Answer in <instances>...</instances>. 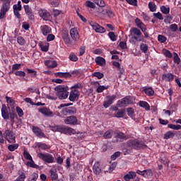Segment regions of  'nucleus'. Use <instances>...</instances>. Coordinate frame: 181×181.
<instances>
[{
	"instance_id": "f257e3e1",
	"label": "nucleus",
	"mask_w": 181,
	"mask_h": 181,
	"mask_svg": "<svg viewBox=\"0 0 181 181\" xmlns=\"http://www.w3.org/2000/svg\"><path fill=\"white\" fill-rule=\"evenodd\" d=\"M54 91L56 96L47 95L46 98L56 101L57 98L59 100H66L69 97V86H67L59 85L54 88Z\"/></svg>"
},
{
	"instance_id": "f03ea898",
	"label": "nucleus",
	"mask_w": 181,
	"mask_h": 181,
	"mask_svg": "<svg viewBox=\"0 0 181 181\" xmlns=\"http://www.w3.org/2000/svg\"><path fill=\"white\" fill-rule=\"evenodd\" d=\"M52 131L61 132V134H64L65 135H76V134H77L76 129L64 126H55L53 127Z\"/></svg>"
},
{
	"instance_id": "7ed1b4c3",
	"label": "nucleus",
	"mask_w": 181,
	"mask_h": 181,
	"mask_svg": "<svg viewBox=\"0 0 181 181\" xmlns=\"http://www.w3.org/2000/svg\"><path fill=\"white\" fill-rule=\"evenodd\" d=\"M126 145L129 148H132L133 149H136V151L141 149V148H145L147 146L145 144V142L136 139H130L127 141Z\"/></svg>"
},
{
	"instance_id": "20e7f679",
	"label": "nucleus",
	"mask_w": 181,
	"mask_h": 181,
	"mask_svg": "<svg viewBox=\"0 0 181 181\" xmlns=\"http://www.w3.org/2000/svg\"><path fill=\"white\" fill-rule=\"evenodd\" d=\"M39 159H41L45 163H54L56 160L54 159V156L49 153H38L37 155Z\"/></svg>"
},
{
	"instance_id": "39448f33",
	"label": "nucleus",
	"mask_w": 181,
	"mask_h": 181,
	"mask_svg": "<svg viewBox=\"0 0 181 181\" xmlns=\"http://www.w3.org/2000/svg\"><path fill=\"white\" fill-rule=\"evenodd\" d=\"M11 0H4L1 9H0V19H5L6 18V13L9 12L11 9Z\"/></svg>"
},
{
	"instance_id": "423d86ee",
	"label": "nucleus",
	"mask_w": 181,
	"mask_h": 181,
	"mask_svg": "<svg viewBox=\"0 0 181 181\" xmlns=\"http://www.w3.org/2000/svg\"><path fill=\"white\" fill-rule=\"evenodd\" d=\"M23 157L26 160H28L26 162L25 165L28 166V168H33L34 169H39V165L35 163V161L33 160V158H32V156L28 151L24 150L23 151Z\"/></svg>"
},
{
	"instance_id": "0eeeda50",
	"label": "nucleus",
	"mask_w": 181,
	"mask_h": 181,
	"mask_svg": "<svg viewBox=\"0 0 181 181\" xmlns=\"http://www.w3.org/2000/svg\"><path fill=\"white\" fill-rule=\"evenodd\" d=\"M132 32V37L136 42H145V38H144V35H142V32H141L140 29L136 28H133L131 30Z\"/></svg>"
},
{
	"instance_id": "6e6552de",
	"label": "nucleus",
	"mask_w": 181,
	"mask_h": 181,
	"mask_svg": "<svg viewBox=\"0 0 181 181\" xmlns=\"http://www.w3.org/2000/svg\"><path fill=\"white\" fill-rule=\"evenodd\" d=\"M129 104H134V100L131 96H126L117 101L119 107H128Z\"/></svg>"
},
{
	"instance_id": "1a4fd4ad",
	"label": "nucleus",
	"mask_w": 181,
	"mask_h": 181,
	"mask_svg": "<svg viewBox=\"0 0 181 181\" xmlns=\"http://www.w3.org/2000/svg\"><path fill=\"white\" fill-rule=\"evenodd\" d=\"M115 137L116 138L117 142H124V141H127V139H129V136L126 135L122 132H115Z\"/></svg>"
},
{
	"instance_id": "9d476101",
	"label": "nucleus",
	"mask_w": 181,
	"mask_h": 181,
	"mask_svg": "<svg viewBox=\"0 0 181 181\" xmlns=\"http://www.w3.org/2000/svg\"><path fill=\"white\" fill-rule=\"evenodd\" d=\"M4 135V138L8 141V142L10 144H13L15 142V134H13V132L12 130H6Z\"/></svg>"
},
{
	"instance_id": "9b49d317",
	"label": "nucleus",
	"mask_w": 181,
	"mask_h": 181,
	"mask_svg": "<svg viewBox=\"0 0 181 181\" xmlns=\"http://www.w3.org/2000/svg\"><path fill=\"white\" fill-rule=\"evenodd\" d=\"M115 98H117V95H115L106 96V100L103 102V107L108 108L114 103Z\"/></svg>"
},
{
	"instance_id": "f8f14e48",
	"label": "nucleus",
	"mask_w": 181,
	"mask_h": 181,
	"mask_svg": "<svg viewBox=\"0 0 181 181\" xmlns=\"http://www.w3.org/2000/svg\"><path fill=\"white\" fill-rule=\"evenodd\" d=\"M62 40H64L65 45H70L71 43V39L69 35V30H63L61 33Z\"/></svg>"
},
{
	"instance_id": "ddd939ff",
	"label": "nucleus",
	"mask_w": 181,
	"mask_h": 181,
	"mask_svg": "<svg viewBox=\"0 0 181 181\" xmlns=\"http://www.w3.org/2000/svg\"><path fill=\"white\" fill-rule=\"evenodd\" d=\"M32 131L33 134L38 138H46V134L43 133L42 129L37 126H33Z\"/></svg>"
},
{
	"instance_id": "4468645a",
	"label": "nucleus",
	"mask_w": 181,
	"mask_h": 181,
	"mask_svg": "<svg viewBox=\"0 0 181 181\" xmlns=\"http://www.w3.org/2000/svg\"><path fill=\"white\" fill-rule=\"evenodd\" d=\"M38 14L40 18H42L43 21H49L51 18L50 13L46 9H40L38 11Z\"/></svg>"
},
{
	"instance_id": "2eb2a0df",
	"label": "nucleus",
	"mask_w": 181,
	"mask_h": 181,
	"mask_svg": "<svg viewBox=\"0 0 181 181\" xmlns=\"http://www.w3.org/2000/svg\"><path fill=\"white\" fill-rule=\"evenodd\" d=\"M70 36L74 42H77L80 39V35L77 28H73L70 30Z\"/></svg>"
},
{
	"instance_id": "dca6fc26",
	"label": "nucleus",
	"mask_w": 181,
	"mask_h": 181,
	"mask_svg": "<svg viewBox=\"0 0 181 181\" xmlns=\"http://www.w3.org/2000/svg\"><path fill=\"white\" fill-rule=\"evenodd\" d=\"M136 173L138 175H141V176H143L144 177H146V178L151 177V176H153V173H152V170H151V169L144 170L143 171L137 170Z\"/></svg>"
},
{
	"instance_id": "f3484780",
	"label": "nucleus",
	"mask_w": 181,
	"mask_h": 181,
	"mask_svg": "<svg viewBox=\"0 0 181 181\" xmlns=\"http://www.w3.org/2000/svg\"><path fill=\"white\" fill-rule=\"evenodd\" d=\"M64 122L66 124V125H77V117L76 116L67 117Z\"/></svg>"
},
{
	"instance_id": "a211bd4d",
	"label": "nucleus",
	"mask_w": 181,
	"mask_h": 181,
	"mask_svg": "<svg viewBox=\"0 0 181 181\" xmlns=\"http://www.w3.org/2000/svg\"><path fill=\"white\" fill-rule=\"evenodd\" d=\"M93 30H95L98 33H105V28L104 27L98 25L97 23H93L90 24Z\"/></svg>"
},
{
	"instance_id": "6ab92c4d",
	"label": "nucleus",
	"mask_w": 181,
	"mask_h": 181,
	"mask_svg": "<svg viewBox=\"0 0 181 181\" xmlns=\"http://www.w3.org/2000/svg\"><path fill=\"white\" fill-rule=\"evenodd\" d=\"M69 100L74 103L77 98H78V90L76 89H71V91L69 94Z\"/></svg>"
},
{
	"instance_id": "aec40b11",
	"label": "nucleus",
	"mask_w": 181,
	"mask_h": 181,
	"mask_svg": "<svg viewBox=\"0 0 181 181\" xmlns=\"http://www.w3.org/2000/svg\"><path fill=\"white\" fill-rule=\"evenodd\" d=\"M93 173L100 175L103 172V168L100 162H95L93 167Z\"/></svg>"
},
{
	"instance_id": "412c9836",
	"label": "nucleus",
	"mask_w": 181,
	"mask_h": 181,
	"mask_svg": "<svg viewBox=\"0 0 181 181\" xmlns=\"http://www.w3.org/2000/svg\"><path fill=\"white\" fill-rule=\"evenodd\" d=\"M175 75L172 73H166L162 75V80H163L164 81H168L170 83V81H173Z\"/></svg>"
},
{
	"instance_id": "4be33fe9",
	"label": "nucleus",
	"mask_w": 181,
	"mask_h": 181,
	"mask_svg": "<svg viewBox=\"0 0 181 181\" xmlns=\"http://www.w3.org/2000/svg\"><path fill=\"white\" fill-rule=\"evenodd\" d=\"M24 10L26 15L28 16L29 19L32 20L35 18V15H33V11H32V8H30L29 5H25Z\"/></svg>"
},
{
	"instance_id": "5701e85b",
	"label": "nucleus",
	"mask_w": 181,
	"mask_h": 181,
	"mask_svg": "<svg viewBox=\"0 0 181 181\" xmlns=\"http://www.w3.org/2000/svg\"><path fill=\"white\" fill-rule=\"evenodd\" d=\"M38 111L45 117H53V112L50 111V109L47 107L40 108Z\"/></svg>"
},
{
	"instance_id": "b1692460",
	"label": "nucleus",
	"mask_w": 181,
	"mask_h": 181,
	"mask_svg": "<svg viewBox=\"0 0 181 181\" xmlns=\"http://www.w3.org/2000/svg\"><path fill=\"white\" fill-rule=\"evenodd\" d=\"M1 115L4 119H8L9 118V112H8V107L6 105H2Z\"/></svg>"
},
{
	"instance_id": "393cba45",
	"label": "nucleus",
	"mask_w": 181,
	"mask_h": 181,
	"mask_svg": "<svg viewBox=\"0 0 181 181\" xmlns=\"http://www.w3.org/2000/svg\"><path fill=\"white\" fill-rule=\"evenodd\" d=\"M54 76L61 78H70L71 77V74L69 72H56L54 73Z\"/></svg>"
},
{
	"instance_id": "a878e982",
	"label": "nucleus",
	"mask_w": 181,
	"mask_h": 181,
	"mask_svg": "<svg viewBox=\"0 0 181 181\" xmlns=\"http://www.w3.org/2000/svg\"><path fill=\"white\" fill-rule=\"evenodd\" d=\"M135 23L136 26L141 29V32H146V27H145V24L143 23V22L139 19V18H136L135 19Z\"/></svg>"
},
{
	"instance_id": "bb28decb",
	"label": "nucleus",
	"mask_w": 181,
	"mask_h": 181,
	"mask_svg": "<svg viewBox=\"0 0 181 181\" xmlns=\"http://www.w3.org/2000/svg\"><path fill=\"white\" fill-rule=\"evenodd\" d=\"M35 148H38L39 149H41V151H47V149H50L52 146L45 143L39 142L35 144Z\"/></svg>"
},
{
	"instance_id": "cd10ccee",
	"label": "nucleus",
	"mask_w": 181,
	"mask_h": 181,
	"mask_svg": "<svg viewBox=\"0 0 181 181\" xmlns=\"http://www.w3.org/2000/svg\"><path fill=\"white\" fill-rule=\"evenodd\" d=\"M136 177V173L134 171H129L128 174L124 176L125 181H129L131 179H135Z\"/></svg>"
},
{
	"instance_id": "c85d7f7f",
	"label": "nucleus",
	"mask_w": 181,
	"mask_h": 181,
	"mask_svg": "<svg viewBox=\"0 0 181 181\" xmlns=\"http://www.w3.org/2000/svg\"><path fill=\"white\" fill-rule=\"evenodd\" d=\"M45 66H47L49 69H54L57 67V62L54 60H47L45 62Z\"/></svg>"
},
{
	"instance_id": "c756f323",
	"label": "nucleus",
	"mask_w": 181,
	"mask_h": 181,
	"mask_svg": "<svg viewBox=\"0 0 181 181\" xmlns=\"http://www.w3.org/2000/svg\"><path fill=\"white\" fill-rule=\"evenodd\" d=\"M49 174L52 180H57L59 178V175H57V170L56 168H52L49 170Z\"/></svg>"
},
{
	"instance_id": "7c9ffc66",
	"label": "nucleus",
	"mask_w": 181,
	"mask_h": 181,
	"mask_svg": "<svg viewBox=\"0 0 181 181\" xmlns=\"http://www.w3.org/2000/svg\"><path fill=\"white\" fill-rule=\"evenodd\" d=\"M9 115L12 124H13V122H15V119L18 118V115H16V112H15V107H13V106L11 107V110L9 112Z\"/></svg>"
},
{
	"instance_id": "2f4dec72",
	"label": "nucleus",
	"mask_w": 181,
	"mask_h": 181,
	"mask_svg": "<svg viewBox=\"0 0 181 181\" xmlns=\"http://www.w3.org/2000/svg\"><path fill=\"white\" fill-rule=\"evenodd\" d=\"M144 93L148 97H153V94H155V90L151 87L149 88H144L143 89Z\"/></svg>"
},
{
	"instance_id": "473e14b6",
	"label": "nucleus",
	"mask_w": 181,
	"mask_h": 181,
	"mask_svg": "<svg viewBox=\"0 0 181 181\" xmlns=\"http://www.w3.org/2000/svg\"><path fill=\"white\" fill-rule=\"evenodd\" d=\"M139 107H141V108H144L146 111H149L151 110V106L149 105V103H148L146 101L141 100L139 103Z\"/></svg>"
},
{
	"instance_id": "72a5a7b5",
	"label": "nucleus",
	"mask_w": 181,
	"mask_h": 181,
	"mask_svg": "<svg viewBox=\"0 0 181 181\" xmlns=\"http://www.w3.org/2000/svg\"><path fill=\"white\" fill-rule=\"evenodd\" d=\"M40 47L42 52H49V43L40 42L38 44Z\"/></svg>"
},
{
	"instance_id": "f704fd0d",
	"label": "nucleus",
	"mask_w": 181,
	"mask_h": 181,
	"mask_svg": "<svg viewBox=\"0 0 181 181\" xmlns=\"http://www.w3.org/2000/svg\"><path fill=\"white\" fill-rule=\"evenodd\" d=\"M95 62L96 63V64H98V66H104L105 64V59H104L102 57H97L95 59Z\"/></svg>"
},
{
	"instance_id": "c9c22d12",
	"label": "nucleus",
	"mask_w": 181,
	"mask_h": 181,
	"mask_svg": "<svg viewBox=\"0 0 181 181\" xmlns=\"http://www.w3.org/2000/svg\"><path fill=\"white\" fill-rule=\"evenodd\" d=\"M26 179V175H25V172L23 170L18 171V177H17L14 181H25Z\"/></svg>"
},
{
	"instance_id": "e433bc0d",
	"label": "nucleus",
	"mask_w": 181,
	"mask_h": 181,
	"mask_svg": "<svg viewBox=\"0 0 181 181\" xmlns=\"http://www.w3.org/2000/svg\"><path fill=\"white\" fill-rule=\"evenodd\" d=\"M13 13H14L16 18H17V19H21L22 18V16H21V13H19V12H21V11H22V9L18 8V7H16V6H13Z\"/></svg>"
},
{
	"instance_id": "4c0bfd02",
	"label": "nucleus",
	"mask_w": 181,
	"mask_h": 181,
	"mask_svg": "<svg viewBox=\"0 0 181 181\" xmlns=\"http://www.w3.org/2000/svg\"><path fill=\"white\" fill-rule=\"evenodd\" d=\"M114 134V130L109 129L105 132L103 134V138L105 139H110V138H112V134Z\"/></svg>"
},
{
	"instance_id": "58836bf2",
	"label": "nucleus",
	"mask_w": 181,
	"mask_h": 181,
	"mask_svg": "<svg viewBox=\"0 0 181 181\" xmlns=\"http://www.w3.org/2000/svg\"><path fill=\"white\" fill-rule=\"evenodd\" d=\"M41 30H42V35H44V36H47V35H49V33H50L51 30L47 25H43L41 27Z\"/></svg>"
},
{
	"instance_id": "ea45409f",
	"label": "nucleus",
	"mask_w": 181,
	"mask_h": 181,
	"mask_svg": "<svg viewBox=\"0 0 181 181\" xmlns=\"http://www.w3.org/2000/svg\"><path fill=\"white\" fill-rule=\"evenodd\" d=\"M176 134L172 131H168L164 134V139H170V138H174Z\"/></svg>"
},
{
	"instance_id": "a19ab883",
	"label": "nucleus",
	"mask_w": 181,
	"mask_h": 181,
	"mask_svg": "<svg viewBox=\"0 0 181 181\" xmlns=\"http://www.w3.org/2000/svg\"><path fill=\"white\" fill-rule=\"evenodd\" d=\"M124 115H125V110H119L118 112L115 113V117L116 118H123Z\"/></svg>"
},
{
	"instance_id": "79ce46f5",
	"label": "nucleus",
	"mask_w": 181,
	"mask_h": 181,
	"mask_svg": "<svg viewBox=\"0 0 181 181\" xmlns=\"http://www.w3.org/2000/svg\"><path fill=\"white\" fill-rule=\"evenodd\" d=\"M168 128H170V129H174L175 131H179V129H181V125L180 124H168Z\"/></svg>"
},
{
	"instance_id": "37998d69",
	"label": "nucleus",
	"mask_w": 181,
	"mask_h": 181,
	"mask_svg": "<svg viewBox=\"0 0 181 181\" xmlns=\"http://www.w3.org/2000/svg\"><path fill=\"white\" fill-rule=\"evenodd\" d=\"M18 148H19V144H10L8 146V149L11 152H13V151H16V149H18Z\"/></svg>"
},
{
	"instance_id": "c03bdc74",
	"label": "nucleus",
	"mask_w": 181,
	"mask_h": 181,
	"mask_svg": "<svg viewBox=\"0 0 181 181\" xmlns=\"http://www.w3.org/2000/svg\"><path fill=\"white\" fill-rule=\"evenodd\" d=\"M159 162H160V163H163V165H165L167 166L169 165V159L166 156L161 157L159 160Z\"/></svg>"
},
{
	"instance_id": "a18cd8bd",
	"label": "nucleus",
	"mask_w": 181,
	"mask_h": 181,
	"mask_svg": "<svg viewBox=\"0 0 181 181\" xmlns=\"http://www.w3.org/2000/svg\"><path fill=\"white\" fill-rule=\"evenodd\" d=\"M21 67H22V64H15L12 66V69L10 71V74H13V72L16 70H20Z\"/></svg>"
},
{
	"instance_id": "49530a36",
	"label": "nucleus",
	"mask_w": 181,
	"mask_h": 181,
	"mask_svg": "<svg viewBox=\"0 0 181 181\" xmlns=\"http://www.w3.org/2000/svg\"><path fill=\"white\" fill-rule=\"evenodd\" d=\"M163 54H164L165 57H168V59H172V57H173L172 52H170V51H169L168 49H163Z\"/></svg>"
},
{
	"instance_id": "de8ad7c7",
	"label": "nucleus",
	"mask_w": 181,
	"mask_h": 181,
	"mask_svg": "<svg viewBox=\"0 0 181 181\" xmlns=\"http://www.w3.org/2000/svg\"><path fill=\"white\" fill-rule=\"evenodd\" d=\"M94 2L100 8H104V6H105V1H104V0H94Z\"/></svg>"
},
{
	"instance_id": "09e8293b",
	"label": "nucleus",
	"mask_w": 181,
	"mask_h": 181,
	"mask_svg": "<svg viewBox=\"0 0 181 181\" xmlns=\"http://www.w3.org/2000/svg\"><path fill=\"white\" fill-rule=\"evenodd\" d=\"M127 115L131 117V118H134L135 112H134V109L132 107H128L127 109Z\"/></svg>"
},
{
	"instance_id": "8fccbe9b",
	"label": "nucleus",
	"mask_w": 181,
	"mask_h": 181,
	"mask_svg": "<svg viewBox=\"0 0 181 181\" xmlns=\"http://www.w3.org/2000/svg\"><path fill=\"white\" fill-rule=\"evenodd\" d=\"M17 42L18 43V45H21V46L26 45V40H25L21 36L17 37Z\"/></svg>"
},
{
	"instance_id": "3c124183",
	"label": "nucleus",
	"mask_w": 181,
	"mask_h": 181,
	"mask_svg": "<svg viewBox=\"0 0 181 181\" xmlns=\"http://www.w3.org/2000/svg\"><path fill=\"white\" fill-rule=\"evenodd\" d=\"M27 71L28 74H30V77L35 78L36 76H37V72L33 69H27Z\"/></svg>"
},
{
	"instance_id": "603ef678",
	"label": "nucleus",
	"mask_w": 181,
	"mask_h": 181,
	"mask_svg": "<svg viewBox=\"0 0 181 181\" xmlns=\"http://www.w3.org/2000/svg\"><path fill=\"white\" fill-rule=\"evenodd\" d=\"M173 62L176 64H180V58H179V55L176 52H174Z\"/></svg>"
},
{
	"instance_id": "864d4df0",
	"label": "nucleus",
	"mask_w": 181,
	"mask_h": 181,
	"mask_svg": "<svg viewBox=\"0 0 181 181\" xmlns=\"http://www.w3.org/2000/svg\"><path fill=\"white\" fill-rule=\"evenodd\" d=\"M148 8L151 12H156V4H155L154 3H148Z\"/></svg>"
},
{
	"instance_id": "5fc2aeb1",
	"label": "nucleus",
	"mask_w": 181,
	"mask_h": 181,
	"mask_svg": "<svg viewBox=\"0 0 181 181\" xmlns=\"http://www.w3.org/2000/svg\"><path fill=\"white\" fill-rule=\"evenodd\" d=\"M161 12L164 13V15H168L169 12H170V8H166L165 6H162L160 7Z\"/></svg>"
},
{
	"instance_id": "6e6d98bb",
	"label": "nucleus",
	"mask_w": 181,
	"mask_h": 181,
	"mask_svg": "<svg viewBox=\"0 0 181 181\" xmlns=\"http://www.w3.org/2000/svg\"><path fill=\"white\" fill-rule=\"evenodd\" d=\"M140 49L141 50V52H143V53H148V45L146 44H141L140 45Z\"/></svg>"
},
{
	"instance_id": "4d7b16f0",
	"label": "nucleus",
	"mask_w": 181,
	"mask_h": 181,
	"mask_svg": "<svg viewBox=\"0 0 181 181\" xmlns=\"http://www.w3.org/2000/svg\"><path fill=\"white\" fill-rule=\"evenodd\" d=\"M158 40L160 42V43H165L166 40H168V38L165 35H158Z\"/></svg>"
},
{
	"instance_id": "13d9d810",
	"label": "nucleus",
	"mask_w": 181,
	"mask_h": 181,
	"mask_svg": "<svg viewBox=\"0 0 181 181\" xmlns=\"http://www.w3.org/2000/svg\"><path fill=\"white\" fill-rule=\"evenodd\" d=\"M62 112L64 114V115H69V114H71V112H73V110H71L70 108L64 107L62 109Z\"/></svg>"
},
{
	"instance_id": "bf43d9fd",
	"label": "nucleus",
	"mask_w": 181,
	"mask_h": 181,
	"mask_svg": "<svg viewBox=\"0 0 181 181\" xmlns=\"http://www.w3.org/2000/svg\"><path fill=\"white\" fill-rule=\"evenodd\" d=\"M153 16L154 18H156V19H159V21H163V16L162 13H160V12L153 13Z\"/></svg>"
},
{
	"instance_id": "052dcab7",
	"label": "nucleus",
	"mask_w": 181,
	"mask_h": 181,
	"mask_svg": "<svg viewBox=\"0 0 181 181\" xmlns=\"http://www.w3.org/2000/svg\"><path fill=\"white\" fill-rule=\"evenodd\" d=\"M109 87H110L109 86H100L97 88L96 91H97V93H103V91L104 90H108Z\"/></svg>"
},
{
	"instance_id": "680f3d73",
	"label": "nucleus",
	"mask_w": 181,
	"mask_h": 181,
	"mask_svg": "<svg viewBox=\"0 0 181 181\" xmlns=\"http://www.w3.org/2000/svg\"><path fill=\"white\" fill-rule=\"evenodd\" d=\"M93 77H97V78H98V80H101V78H103V77H104V74L101 73V72H94L93 74Z\"/></svg>"
},
{
	"instance_id": "e2e57ef3",
	"label": "nucleus",
	"mask_w": 181,
	"mask_h": 181,
	"mask_svg": "<svg viewBox=\"0 0 181 181\" xmlns=\"http://www.w3.org/2000/svg\"><path fill=\"white\" fill-rule=\"evenodd\" d=\"M16 111L18 117H23V110H22V108L19 107V106H17L16 107Z\"/></svg>"
},
{
	"instance_id": "0e129e2a",
	"label": "nucleus",
	"mask_w": 181,
	"mask_h": 181,
	"mask_svg": "<svg viewBox=\"0 0 181 181\" xmlns=\"http://www.w3.org/2000/svg\"><path fill=\"white\" fill-rule=\"evenodd\" d=\"M84 87V85H83L82 83H77L74 86H72L71 88V90H77V88H83Z\"/></svg>"
},
{
	"instance_id": "69168bd1",
	"label": "nucleus",
	"mask_w": 181,
	"mask_h": 181,
	"mask_svg": "<svg viewBox=\"0 0 181 181\" xmlns=\"http://www.w3.org/2000/svg\"><path fill=\"white\" fill-rule=\"evenodd\" d=\"M170 29L171 32H177V30L179 29V28L177 27V24L174 23L170 25Z\"/></svg>"
},
{
	"instance_id": "338daca9",
	"label": "nucleus",
	"mask_w": 181,
	"mask_h": 181,
	"mask_svg": "<svg viewBox=\"0 0 181 181\" xmlns=\"http://www.w3.org/2000/svg\"><path fill=\"white\" fill-rule=\"evenodd\" d=\"M6 100L8 104H11V105H15V100H13V98L9 96H6Z\"/></svg>"
},
{
	"instance_id": "774afa93",
	"label": "nucleus",
	"mask_w": 181,
	"mask_h": 181,
	"mask_svg": "<svg viewBox=\"0 0 181 181\" xmlns=\"http://www.w3.org/2000/svg\"><path fill=\"white\" fill-rule=\"evenodd\" d=\"M86 4L88 8H92V9H94L95 8V4L90 1H87L86 2Z\"/></svg>"
}]
</instances>
